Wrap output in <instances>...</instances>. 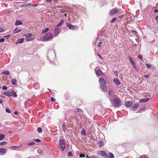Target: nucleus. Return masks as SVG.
<instances>
[{"mask_svg": "<svg viewBox=\"0 0 158 158\" xmlns=\"http://www.w3.org/2000/svg\"><path fill=\"white\" fill-rule=\"evenodd\" d=\"M109 99L112 105L114 107H118L121 106V100L120 99L116 98L112 100V98H110Z\"/></svg>", "mask_w": 158, "mask_h": 158, "instance_id": "f257e3e1", "label": "nucleus"}, {"mask_svg": "<svg viewBox=\"0 0 158 158\" xmlns=\"http://www.w3.org/2000/svg\"><path fill=\"white\" fill-rule=\"evenodd\" d=\"M53 37V35L50 33H46L43 37V41H47L51 40Z\"/></svg>", "mask_w": 158, "mask_h": 158, "instance_id": "f03ea898", "label": "nucleus"}, {"mask_svg": "<svg viewBox=\"0 0 158 158\" xmlns=\"http://www.w3.org/2000/svg\"><path fill=\"white\" fill-rule=\"evenodd\" d=\"M59 144L60 146V148L61 149L62 151H63L65 148V140L61 139L59 140Z\"/></svg>", "mask_w": 158, "mask_h": 158, "instance_id": "7ed1b4c3", "label": "nucleus"}, {"mask_svg": "<svg viewBox=\"0 0 158 158\" xmlns=\"http://www.w3.org/2000/svg\"><path fill=\"white\" fill-rule=\"evenodd\" d=\"M67 26L69 28L72 30H77L78 28L77 27L74 26L69 23H67Z\"/></svg>", "mask_w": 158, "mask_h": 158, "instance_id": "20e7f679", "label": "nucleus"}, {"mask_svg": "<svg viewBox=\"0 0 158 158\" xmlns=\"http://www.w3.org/2000/svg\"><path fill=\"white\" fill-rule=\"evenodd\" d=\"M60 29L59 28L56 27L54 30V36L56 37V36L60 33Z\"/></svg>", "mask_w": 158, "mask_h": 158, "instance_id": "39448f33", "label": "nucleus"}, {"mask_svg": "<svg viewBox=\"0 0 158 158\" xmlns=\"http://www.w3.org/2000/svg\"><path fill=\"white\" fill-rule=\"evenodd\" d=\"M95 71L96 75L98 76H100L103 74V72L100 69L97 70L96 69Z\"/></svg>", "mask_w": 158, "mask_h": 158, "instance_id": "423d86ee", "label": "nucleus"}, {"mask_svg": "<svg viewBox=\"0 0 158 158\" xmlns=\"http://www.w3.org/2000/svg\"><path fill=\"white\" fill-rule=\"evenodd\" d=\"M118 12L117 8H115L110 10V15H112L115 14Z\"/></svg>", "mask_w": 158, "mask_h": 158, "instance_id": "0eeeda50", "label": "nucleus"}, {"mask_svg": "<svg viewBox=\"0 0 158 158\" xmlns=\"http://www.w3.org/2000/svg\"><path fill=\"white\" fill-rule=\"evenodd\" d=\"M99 82L100 84V85H106V80L103 78H101L99 79Z\"/></svg>", "mask_w": 158, "mask_h": 158, "instance_id": "6e6552de", "label": "nucleus"}, {"mask_svg": "<svg viewBox=\"0 0 158 158\" xmlns=\"http://www.w3.org/2000/svg\"><path fill=\"white\" fill-rule=\"evenodd\" d=\"M98 153L105 157L107 156V154L106 153V152L104 151H99Z\"/></svg>", "mask_w": 158, "mask_h": 158, "instance_id": "1a4fd4ad", "label": "nucleus"}, {"mask_svg": "<svg viewBox=\"0 0 158 158\" xmlns=\"http://www.w3.org/2000/svg\"><path fill=\"white\" fill-rule=\"evenodd\" d=\"M108 94L109 96V99L111 98L114 95V94L113 93V91L110 89H109Z\"/></svg>", "mask_w": 158, "mask_h": 158, "instance_id": "9d476101", "label": "nucleus"}, {"mask_svg": "<svg viewBox=\"0 0 158 158\" xmlns=\"http://www.w3.org/2000/svg\"><path fill=\"white\" fill-rule=\"evenodd\" d=\"M125 106L127 107L131 106L132 105V103L130 101H127L125 103Z\"/></svg>", "mask_w": 158, "mask_h": 158, "instance_id": "9b49d317", "label": "nucleus"}, {"mask_svg": "<svg viewBox=\"0 0 158 158\" xmlns=\"http://www.w3.org/2000/svg\"><path fill=\"white\" fill-rule=\"evenodd\" d=\"M113 81L117 85V86H118V85L120 84L121 83L120 82L119 80L117 78H114L113 80Z\"/></svg>", "mask_w": 158, "mask_h": 158, "instance_id": "f8f14e48", "label": "nucleus"}, {"mask_svg": "<svg viewBox=\"0 0 158 158\" xmlns=\"http://www.w3.org/2000/svg\"><path fill=\"white\" fill-rule=\"evenodd\" d=\"M83 111L79 108H76L75 110V113L76 114H78L79 113H83Z\"/></svg>", "mask_w": 158, "mask_h": 158, "instance_id": "ddd939ff", "label": "nucleus"}, {"mask_svg": "<svg viewBox=\"0 0 158 158\" xmlns=\"http://www.w3.org/2000/svg\"><path fill=\"white\" fill-rule=\"evenodd\" d=\"M100 88L103 91H106L107 90V88L106 85H100Z\"/></svg>", "mask_w": 158, "mask_h": 158, "instance_id": "4468645a", "label": "nucleus"}, {"mask_svg": "<svg viewBox=\"0 0 158 158\" xmlns=\"http://www.w3.org/2000/svg\"><path fill=\"white\" fill-rule=\"evenodd\" d=\"M11 96H12L13 97H17V95L16 92L14 90H12L11 92Z\"/></svg>", "mask_w": 158, "mask_h": 158, "instance_id": "2eb2a0df", "label": "nucleus"}, {"mask_svg": "<svg viewBox=\"0 0 158 158\" xmlns=\"http://www.w3.org/2000/svg\"><path fill=\"white\" fill-rule=\"evenodd\" d=\"M139 106V104L137 103H135L133 105V106L131 107V108L132 110H134L137 109Z\"/></svg>", "mask_w": 158, "mask_h": 158, "instance_id": "dca6fc26", "label": "nucleus"}, {"mask_svg": "<svg viewBox=\"0 0 158 158\" xmlns=\"http://www.w3.org/2000/svg\"><path fill=\"white\" fill-rule=\"evenodd\" d=\"M35 37L33 35L31 36H30L29 38H26V40L27 41H30L32 40L35 39Z\"/></svg>", "mask_w": 158, "mask_h": 158, "instance_id": "f3484780", "label": "nucleus"}, {"mask_svg": "<svg viewBox=\"0 0 158 158\" xmlns=\"http://www.w3.org/2000/svg\"><path fill=\"white\" fill-rule=\"evenodd\" d=\"M150 99V98H148L141 99L139 100V102H145L148 101Z\"/></svg>", "mask_w": 158, "mask_h": 158, "instance_id": "a211bd4d", "label": "nucleus"}, {"mask_svg": "<svg viewBox=\"0 0 158 158\" xmlns=\"http://www.w3.org/2000/svg\"><path fill=\"white\" fill-rule=\"evenodd\" d=\"M3 94L6 96H7L8 97L11 96V92H8L6 91V92H4L3 93Z\"/></svg>", "mask_w": 158, "mask_h": 158, "instance_id": "6ab92c4d", "label": "nucleus"}, {"mask_svg": "<svg viewBox=\"0 0 158 158\" xmlns=\"http://www.w3.org/2000/svg\"><path fill=\"white\" fill-rule=\"evenodd\" d=\"M22 22L21 20H17L15 23V25H19L22 24Z\"/></svg>", "mask_w": 158, "mask_h": 158, "instance_id": "aec40b11", "label": "nucleus"}, {"mask_svg": "<svg viewBox=\"0 0 158 158\" xmlns=\"http://www.w3.org/2000/svg\"><path fill=\"white\" fill-rule=\"evenodd\" d=\"M24 41V39L23 38H19V39L17 40V42L16 43L17 44L18 43L21 44Z\"/></svg>", "mask_w": 158, "mask_h": 158, "instance_id": "412c9836", "label": "nucleus"}, {"mask_svg": "<svg viewBox=\"0 0 158 158\" xmlns=\"http://www.w3.org/2000/svg\"><path fill=\"white\" fill-rule=\"evenodd\" d=\"M10 73L9 72L8 70H6L4 71L3 72L2 74L5 75L6 76H7L9 75Z\"/></svg>", "mask_w": 158, "mask_h": 158, "instance_id": "4be33fe9", "label": "nucleus"}, {"mask_svg": "<svg viewBox=\"0 0 158 158\" xmlns=\"http://www.w3.org/2000/svg\"><path fill=\"white\" fill-rule=\"evenodd\" d=\"M129 58L130 61L132 65L135 64V62L133 60L131 57H129Z\"/></svg>", "mask_w": 158, "mask_h": 158, "instance_id": "5701e85b", "label": "nucleus"}, {"mask_svg": "<svg viewBox=\"0 0 158 158\" xmlns=\"http://www.w3.org/2000/svg\"><path fill=\"white\" fill-rule=\"evenodd\" d=\"M64 22V20H62L59 24H57V26H61L63 24Z\"/></svg>", "mask_w": 158, "mask_h": 158, "instance_id": "b1692460", "label": "nucleus"}, {"mask_svg": "<svg viewBox=\"0 0 158 158\" xmlns=\"http://www.w3.org/2000/svg\"><path fill=\"white\" fill-rule=\"evenodd\" d=\"M6 150L5 148H0V152L5 154L6 152Z\"/></svg>", "mask_w": 158, "mask_h": 158, "instance_id": "393cba45", "label": "nucleus"}, {"mask_svg": "<svg viewBox=\"0 0 158 158\" xmlns=\"http://www.w3.org/2000/svg\"><path fill=\"white\" fill-rule=\"evenodd\" d=\"M109 156H107V157L108 158H114V156L113 154L111 152H109Z\"/></svg>", "mask_w": 158, "mask_h": 158, "instance_id": "a878e982", "label": "nucleus"}, {"mask_svg": "<svg viewBox=\"0 0 158 158\" xmlns=\"http://www.w3.org/2000/svg\"><path fill=\"white\" fill-rule=\"evenodd\" d=\"M23 35L25 36L26 38H29L30 36H32L31 33L24 34Z\"/></svg>", "mask_w": 158, "mask_h": 158, "instance_id": "bb28decb", "label": "nucleus"}, {"mask_svg": "<svg viewBox=\"0 0 158 158\" xmlns=\"http://www.w3.org/2000/svg\"><path fill=\"white\" fill-rule=\"evenodd\" d=\"M5 136V135L0 134V140H2L3 139Z\"/></svg>", "mask_w": 158, "mask_h": 158, "instance_id": "cd10ccee", "label": "nucleus"}, {"mask_svg": "<svg viewBox=\"0 0 158 158\" xmlns=\"http://www.w3.org/2000/svg\"><path fill=\"white\" fill-rule=\"evenodd\" d=\"M12 83L13 85H16L17 83V81L16 79H13L12 80Z\"/></svg>", "mask_w": 158, "mask_h": 158, "instance_id": "c85d7f7f", "label": "nucleus"}, {"mask_svg": "<svg viewBox=\"0 0 158 158\" xmlns=\"http://www.w3.org/2000/svg\"><path fill=\"white\" fill-rule=\"evenodd\" d=\"M17 28H16L15 30H14V34L18 33L21 31V29H19L18 30H17Z\"/></svg>", "mask_w": 158, "mask_h": 158, "instance_id": "c756f323", "label": "nucleus"}, {"mask_svg": "<svg viewBox=\"0 0 158 158\" xmlns=\"http://www.w3.org/2000/svg\"><path fill=\"white\" fill-rule=\"evenodd\" d=\"M22 146V145L21 144H19V145H17L16 146H13V147H15L16 148H21Z\"/></svg>", "mask_w": 158, "mask_h": 158, "instance_id": "7c9ffc66", "label": "nucleus"}, {"mask_svg": "<svg viewBox=\"0 0 158 158\" xmlns=\"http://www.w3.org/2000/svg\"><path fill=\"white\" fill-rule=\"evenodd\" d=\"M35 143L34 142H32L29 143H28L27 144V145L29 146L33 145H34L35 144Z\"/></svg>", "mask_w": 158, "mask_h": 158, "instance_id": "2f4dec72", "label": "nucleus"}, {"mask_svg": "<svg viewBox=\"0 0 158 158\" xmlns=\"http://www.w3.org/2000/svg\"><path fill=\"white\" fill-rule=\"evenodd\" d=\"M65 126H66L65 123H64L62 125V127H63V130L64 132H65L66 131Z\"/></svg>", "mask_w": 158, "mask_h": 158, "instance_id": "473e14b6", "label": "nucleus"}, {"mask_svg": "<svg viewBox=\"0 0 158 158\" xmlns=\"http://www.w3.org/2000/svg\"><path fill=\"white\" fill-rule=\"evenodd\" d=\"M37 151L39 154H43L44 152L41 149H38Z\"/></svg>", "mask_w": 158, "mask_h": 158, "instance_id": "72a5a7b5", "label": "nucleus"}, {"mask_svg": "<svg viewBox=\"0 0 158 158\" xmlns=\"http://www.w3.org/2000/svg\"><path fill=\"white\" fill-rule=\"evenodd\" d=\"M99 146L100 147H102L103 146V143L102 141H100L99 142Z\"/></svg>", "mask_w": 158, "mask_h": 158, "instance_id": "f704fd0d", "label": "nucleus"}, {"mask_svg": "<svg viewBox=\"0 0 158 158\" xmlns=\"http://www.w3.org/2000/svg\"><path fill=\"white\" fill-rule=\"evenodd\" d=\"M49 30V28H47L45 29V30H43L42 31V33H46Z\"/></svg>", "mask_w": 158, "mask_h": 158, "instance_id": "c9c22d12", "label": "nucleus"}, {"mask_svg": "<svg viewBox=\"0 0 158 158\" xmlns=\"http://www.w3.org/2000/svg\"><path fill=\"white\" fill-rule=\"evenodd\" d=\"M81 133L82 134L84 135H86V131L84 130H83L81 132Z\"/></svg>", "mask_w": 158, "mask_h": 158, "instance_id": "e433bc0d", "label": "nucleus"}, {"mask_svg": "<svg viewBox=\"0 0 158 158\" xmlns=\"http://www.w3.org/2000/svg\"><path fill=\"white\" fill-rule=\"evenodd\" d=\"M87 158H98V157H97L96 156H87Z\"/></svg>", "mask_w": 158, "mask_h": 158, "instance_id": "4c0bfd02", "label": "nucleus"}, {"mask_svg": "<svg viewBox=\"0 0 158 158\" xmlns=\"http://www.w3.org/2000/svg\"><path fill=\"white\" fill-rule=\"evenodd\" d=\"M7 143L6 141H2L0 143V145H3Z\"/></svg>", "mask_w": 158, "mask_h": 158, "instance_id": "58836bf2", "label": "nucleus"}, {"mask_svg": "<svg viewBox=\"0 0 158 158\" xmlns=\"http://www.w3.org/2000/svg\"><path fill=\"white\" fill-rule=\"evenodd\" d=\"M116 18H114L112 19L110 21V23H114L116 20Z\"/></svg>", "mask_w": 158, "mask_h": 158, "instance_id": "ea45409f", "label": "nucleus"}, {"mask_svg": "<svg viewBox=\"0 0 158 158\" xmlns=\"http://www.w3.org/2000/svg\"><path fill=\"white\" fill-rule=\"evenodd\" d=\"M37 131L38 132L41 133L42 132V129L41 128L39 127L37 128Z\"/></svg>", "mask_w": 158, "mask_h": 158, "instance_id": "a19ab883", "label": "nucleus"}, {"mask_svg": "<svg viewBox=\"0 0 158 158\" xmlns=\"http://www.w3.org/2000/svg\"><path fill=\"white\" fill-rule=\"evenodd\" d=\"M139 158H148V157L146 156L143 155L140 156Z\"/></svg>", "mask_w": 158, "mask_h": 158, "instance_id": "79ce46f5", "label": "nucleus"}, {"mask_svg": "<svg viewBox=\"0 0 158 158\" xmlns=\"http://www.w3.org/2000/svg\"><path fill=\"white\" fill-rule=\"evenodd\" d=\"M72 156V153L71 151L69 152L68 153V156L69 157H70Z\"/></svg>", "mask_w": 158, "mask_h": 158, "instance_id": "37998d69", "label": "nucleus"}, {"mask_svg": "<svg viewBox=\"0 0 158 158\" xmlns=\"http://www.w3.org/2000/svg\"><path fill=\"white\" fill-rule=\"evenodd\" d=\"M33 140L37 142H40L41 141V140L40 139H33Z\"/></svg>", "mask_w": 158, "mask_h": 158, "instance_id": "c03bdc74", "label": "nucleus"}, {"mask_svg": "<svg viewBox=\"0 0 158 158\" xmlns=\"http://www.w3.org/2000/svg\"><path fill=\"white\" fill-rule=\"evenodd\" d=\"M6 111L8 113H10L11 112L10 110L8 108H6Z\"/></svg>", "mask_w": 158, "mask_h": 158, "instance_id": "a18cd8bd", "label": "nucleus"}, {"mask_svg": "<svg viewBox=\"0 0 158 158\" xmlns=\"http://www.w3.org/2000/svg\"><path fill=\"white\" fill-rule=\"evenodd\" d=\"M51 101L53 102H55L56 101V99H55V98L53 97H52L51 98Z\"/></svg>", "mask_w": 158, "mask_h": 158, "instance_id": "49530a36", "label": "nucleus"}, {"mask_svg": "<svg viewBox=\"0 0 158 158\" xmlns=\"http://www.w3.org/2000/svg\"><path fill=\"white\" fill-rule=\"evenodd\" d=\"M114 73L115 75V76L117 77H118V72L116 71H115L114 72Z\"/></svg>", "mask_w": 158, "mask_h": 158, "instance_id": "de8ad7c7", "label": "nucleus"}, {"mask_svg": "<svg viewBox=\"0 0 158 158\" xmlns=\"http://www.w3.org/2000/svg\"><path fill=\"white\" fill-rule=\"evenodd\" d=\"M147 67L148 68H150L151 67V65L149 64H146Z\"/></svg>", "mask_w": 158, "mask_h": 158, "instance_id": "09e8293b", "label": "nucleus"}, {"mask_svg": "<svg viewBox=\"0 0 158 158\" xmlns=\"http://www.w3.org/2000/svg\"><path fill=\"white\" fill-rule=\"evenodd\" d=\"M7 89V87L6 86H3L2 87V89L3 90H6Z\"/></svg>", "mask_w": 158, "mask_h": 158, "instance_id": "8fccbe9b", "label": "nucleus"}, {"mask_svg": "<svg viewBox=\"0 0 158 158\" xmlns=\"http://www.w3.org/2000/svg\"><path fill=\"white\" fill-rule=\"evenodd\" d=\"M5 30L0 27V32H2L4 31Z\"/></svg>", "mask_w": 158, "mask_h": 158, "instance_id": "3c124183", "label": "nucleus"}, {"mask_svg": "<svg viewBox=\"0 0 158 158\" xmlns=\"http://www.w3.org/2000/svg\"><path fill=\"white\" fill-rule=\"evenodd\" d=\"M5 39L4 38H2L0 39V43L1 42H3L5 41Z\"/></svg>", "mask_w": 158, "mask_h": 158, "instance_id": "603ef678", "label": "nucleus"}, {"mask_svg": "<svg viewBox=\"0 0 158 158\" xmlns=\"http://www.w3.org/2000/svg\"><path fill=\"white\" fill-rule=\"evenodd\" d=\"M135 64L134 65H132L134 68H135V69L136 71H138V69L135 66Z\"/></svg>", "mask_w": 158, "mask_h": 158, "instance_id": "864d4df0", "label": "nucleus"}, {"mask_svg": "<svg viewBox=\"0 0 158 158\" xmlns=\"http://www.w3.org/2000/svg\"><path fill=\"white\" fill-rule=\"evenodd\" d=\"M142 56L141 55H139L138 56V58L140 59H142Z\"/></svg>", "mask_w": 158, "mask_h": 158, "instance_id": "5fc2aeb1", "label": "nucleus"}, {"mask_svg": "<svg viewBox=\"0 0 158 158\" xmlns=\"http://www.w3.org/2000/svg\"><path fill=\"white\" fill-rule=\"evenodd\" d=\"M102 44V43L101 42H99L98 43V46L99 47H100L101 46V44Z\"/></svg>", "mask_w": 158, "mask_h": 158, "instance_id": "6e6d98bb", "label": "nucleus"}, {"mask_svg": "<svg viewBox=\"0 0 158 158\" xmlns=\"http://www.w3.org/2000/svg\"><path fill=\"white\" fill-rule=\"evenodd\" d=\"M79 156L80 157H84L85 156L84 154H80Z\"/></svg>", "mask_w": 158, "mask_h": 158, "instance_id": "4d7b16f0", "label": "nucleus"}, {"mask_svg": "<svg viewBox=\"0 0 158 158\" xmlns=\"http://www.w3.org/2000/svg\"><path fill=\"white\" fill-rule=\"evenodd\" d=\"M10 35H8L4 36V37L6 38H8L10 37Z\"/></svg>", "mask_w": 158, "mask_h": 158, "instance_id": "13d9d810", "label": "nucleus"}, {"mask_svg": "<svg viewBox=\"0 0 158 158\" xmlns=\"http://www.w3.org/2000/svg\"><path fill=\"white\" fill-rule=\"evenodd\" d=\"M149 76V75H144V77L145 78H148Z\"/></svg>", "mask_w": 158, "mask_h": 158, "instance_id": "bf43d9fd", "label": "nucleus"}, {"mask_svg": "<svg viewBox=\"0 0 158 158\" xmlns=\"http://www.w3.org/2000/svg\"><path fill=\"white\" fill-rule=\"evenodd\" d=\"M123 15H120L118 17L120 19H121V18H122L123 17Z\"/></svg>", "mask_w": 158, "mask_h": 158, "instance_id": "052dcab7", "label": "nucleus"}, {"mask_svg": "<svg viewBox=\"0 0 158 158\" xmlns=\"http://www.w3.org/2000/svg\"><path fill=\"white\" fill-rule=\"evenodd\" d=\"M154 12L155 13L158 12V10L155 9L154 10Z\"/></svg>", "mask_w": 158, "mask_h": 158, "instance_id": "680f3d73", "label": "nucleus"}, {"mask_svg": "<svg viewBox=\"0 0 158 158\" xmlns=\"http://www.w3.org/2000/svg\"><path fill=\"white\" fill-rule=\"evenodd\" d=\"M46 0L47 2H50L52 1V0Z\"/></svg>", "mask_w": 158, "mask_h": 158, "instance_id": "e2e57ef3", "label": "nucleus"}, {"mask_svg": "<svg viewBox=\"0 0 158 158\" xmlns=\"http://www.w3.org/2000/svg\"><path fill=\"white\" fill-rule=\"evenodd\" d=\"M18 113L17 111H15L14 112V114L16 115Z\"/></svg>", "mask_w": 158, "mask_h": 158, "instance_id": "0e129e2a", "label": "nucleus"}, {"mask_svg": "<svg viewBox=\"0 0 158 158\" xmlns=\"http://www.w3.org/2000/svg\"><path fill=\"white\" fill-rule=\"evenodd\" d=\"M64 12H65V11L64 10H61V13H64Z\"/></svg>", "mask_w": 158, "mask_h": 158, "instance_id": "69168bd1", "label": "nucleus"}, {"mask_svg": "<svg viewBox=\"0 0 158 158\" xmlns=\"http://www.w3.org/2000/svg\"><path fill=\"white\" fill-rule=\"evenodd\" d=\"M158 19V16H156L155 17V19L157 20Z\"/></svg>", "mask_w": 158, "mask_h": 158, "instance_id": "338daca9", "label": "nucleus"}, {"mask_svg": "<svg viewBox=\"0 0 158 158\" xmlns=\"http://www.w3.org/2000/svg\"><path fill=\"white\" fill-rule=\"evenodd\" d=\"M98 56L100 58V59H102V58H101V56L99 54H98Z\"/></svg>", "mask_w": 158, "mask_h": 158, "instance_id": "774afa93", "label": "nucleus"}]
</instances>
